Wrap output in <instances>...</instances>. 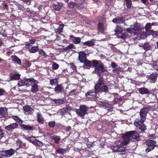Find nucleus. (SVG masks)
<instances>
[{
  "label": "nucleus",
  "instance_id": "obj_62",
  "mask_svg": "<svg viewBox=\"0 0 158 158\" xmlns=\"http://www.w3.org/2000/svg\"><path fill=\"white\" fill-rule=\"evenodd\" d=\"M76 89L73 90L71 92H70V95H74L75 94H76Z\"/></svg>",
  "mask_w": 158,
  "mask_h": 158
},
{
  "label": "nucleus",
  "instance_id": "obj_48",
  "mask_svg": "<svg viewBox=\"0 0 158 158\" xmlns=\"http://www.w3.org/2000/svg\"><path fill=\"white\" fill-rule=\"evenodd\" d=\"M39 54L42 56L44 57L46 56V54L45 52L42 50L40 49L39 51Z\"/></svg>",
  "mask_w": 158,
  "mask_h": 158
},
{
  "label": "nucleus",
  "instance_id": "obj_27",
  "mask_svg": "<svg viewBox=\"0 0 158 158\" xmlns=\"http://www.w3.org/2000/svg\"><path fill=\"white\" fill-rule=\"evenodd\" d=\"M133 33H134L135 35H138L139 33L140 28L139 26H134L133 27Z\"/></svg>",
  "mask_w": 158,
  "mask_h": 158
},
{
  "label": "nucleus",
  "instance_id": "obj_16",
  "mask_svg": "<svg viewBox=\"0 0 158 158\" xmlns=\"http://www.w3.org/2000/svg\"><path fill=\"white\" fill-rule=\"evenodd\" d=\"M125 21V19L123 17H118L115 18L112 20L114 23H122Z\"/></svg>",
  "mask_w": 158,
  "mask_h": 158
},
{
  "label": "nucleus",
  "instance_id": "obj_15",
  "mask_svg": "<svg viewBox=\"0 0 158 158\" xmlns=\"http://www.w3.org/2000/svg\"><path fill=\"white\" fill-rule=\"evenodd\" d=\"M78 58L81 62H84L86 60V53L84 52H80L79 53Z\"/></svg>",
  "mask_w": 158,
  "mask_h": 158
},
{
  "label": "nucleus",
  "instance_id": "obj_6",
  "mask_svg": "<svg viewBox=\"0 0 158 158\" xmlns=\"http://www.w3.org/2000/svg\"><path fill=\"white\" fill-rule=\"evenodd\" d=\"M27 139L35 145L41 146L43 145L41 141L36 139L34 137H28Z\"/></svg>",
  "mask_w": 158,
  "mask_h": 158
},
{
  "label": "nucleus",
  "instance_id": "obj_58",
  "mask_svg": "<svg viewBox=\"0 0 158 158\" xmlns=\"http://www.w3.org/2000/svg\"><path fill=\"white\" fill-rule=\"evenodd\" d=\"M127 31L129 33H133V27L127 28Z\"/></svg>",
  "mask_w": 158,
  "mask_h": 158
},
{
  "label": "nucleus",
  "instance_id": "obj_50",
  "mask_svg": "<svg viewBox=\"0 0 158 158\" xmlns=\"http://www.w3.org/2000/svg\"><path fill=\"white\" fill-rule=\"evenodd\" d=\"M59 66V64L55 63H53L52 65V69L55 70L57 69Z\"/></svg>",
  "mask_w": 158,
  "mask_h": 158
},
{
  "label": "nucleus",
  "instance_id": "obj_61",
  "mask_svg": "<svg viewBox=\"0 0 158 158\" xmlns=\"http://www.w3.org/2000/svg\"><path fill=\"white\" fill-rule=\"evenodd\" d=\"M111 66L112 68H114L118 67L117 65L114 62H112L111 63Z\"/></svg>",
  "mask_w": 158,
  "mask_h": 158
},
{
  "label": "nucleus",
  "instance_id": "obj_39",
  "mask_svg": "<svg viewBox=\"0 0 158 158\" xmlns=\"http://www.w3.org/2000/svg\"><path fill=\"white\" fill-rule=\"evenodd\" d=\"M27 83H28L29 82H30L31 83V84H33L34 85L38 84V81L35 80L33 78H27Z\"/></svg>",
  "mask_w": 158,
  "mask_h": 158
},
{
  "label": "nucleus",
  "instance_id": "obj_14",
  "mask_svg": "<svg viewBox=\"0 0 158 158\" xmlns=\"http://www.w3.org/2000/svg\"><path fill=\"white\" fill-rule=\"evenodd\" d=\"M144 122H139L138 125H134L136 127H138V128L142 132H144V131L146 129L145 125L143 124Z\"/></svg>",
  "mask_w": 158,
  "mask_h": 158
},
{
  "label": "nucleus",
  "instance_id": "obj_13",
  "mask_svg": "<svg viewBox=\"0 0 158 158\" xmlns=\"http://www.w3.org/2000/svg\"><path fill=\"white\" fill-rule=\"evenodd\" d=\"M18 125L16 123H14L11 124L5 127L6 130L10 131L14 130L17 128Z\"/></svg>",
  "mask_w": 158,
  "mask_h": 158
},
{
  "label": "nucleus",
  "instance_id": "obj_37",
  "mask_svg": "<svg viewBox=\"0 0 158 158\" xmlns=\"http://www.w3.org/2000/svg\"><path fill=\"white\" fill-rule=\"evenodd\" d=\"M63 89V88L61 85H58L55 88V90L56 91L58 92L61 91Z\"/></svg>",
  "mask_w": 158,
  "mask_h": 158
},
{
  "label": "nucleus",
  "instance_id": "obj_59",
  "mask_svg": "<svg viewBox=\"0 0 158 158\" xmlns=\"http://www.w3.org/2000/svg\"><path fill=\"white\" fill-rule=\"evenodd\" d=\"M127 34L126 33H123L122 34L121 38L122 39H124L127 36Z\"/></svg>",
  "mask_w": 158,
  "mask_h": 158
},
{
  "label": "nucleus",
  "instance_id": "obj_28",
  "mask_svg": "<svg viewBox=\"0 0 158 158\" xmlns=\"http://www.w3.org/2000/svg\"><path fill=\"white\" fill-rule=\"evenodd\" d=\"M52 101L54 102L57 105H60L65 103L64 101L62 99H54Z\"/></svg>",
  "mask_w": 158,
  "mask_h": 158
},
{
  "label": "nucleus",
  "instance_id": "obj_34",
  "mask_svg": "<svg viewBox=\"0 0 158 158\" xmlns=\"http://www.w3.org/2000/svg\"><path fill=\"white\" fill-rule=\"evenodd\" d=\"M153 23H148L145 26V28L147 32H150L151 29L152 28V26L153 25Z\"/></svg>",
  "mask_w": 158,
  "mask_h": 158
},
{
  "label": "nucleus",
  "instance_id": "obj_32",
  "mask_svg": "<svg viewBox=\"0 0 158 158\" xmlns=\"http://www.w3.org/2000/svg\"><path fill=\"white\" fill-rule=\"evenodd\" d=\"M123 31V28L119 26H117L115 30V34H121Z\"/></svg>",
  "mask_w": 158,
  "mask_h": 158
},
{
  "label": "nucleus",
  "instance_id": "obj_2",
  "mask_svg": "<svg viewBox=\"0 0 158 158\" xmlns=\"http://www.w3.org/2000/svg\"><path fill=\"white\" fill-rule=\"evenodd\" d=\"M96 92L98 93L104 92L106 93L108 92L107 86L104 83V80L102 77H100L94 86Z\"/></svg>",
  "mask_w": 158,
  "mask_h": 158
},
{
  "label": "nucleus",
  "instance_id": "obj_24",
  "mask_svg": "<svg viewBox=\"0 0 158 158\" xmlns=\"http://www.w3.org/2000/svg\"><path fill=\"white\" fill-rule=\"evenodd\" d=\"M100 105L101 107L105 108L108 110H110L112 108L111 105L107 102L102 103Z\"/></svg>",
  "mask_w": 158,
  "mask_h": 158
},
{
  "label": "nucleus",
  "instance_id": "obj_47",
  "mask_svg": "<svg viewBox=\"0 0 158 158\" xmlns=\"http://www.w3.org/2000/svg\"><path fill=\"white\" fill-rule=\"evenodd\" d=\"M50 83L51 85H55L57 83V80L56 79H53L50 81Z\"/></svg>",
  "mask_w": 158,
  "mask_h": 158
},
{
  "label": "nucleus",
  "instance_id": "obj_38",
  "mask_svg": "<svg viewBox=\"0 0 158 158\" xmlns=\"http://www.w3.org/2000/svg\"><path fill=\"white\" fill-rule=\"evenodd\" d=\"M20 75L18 74H14L13 76L11 77L10 81L18 80L20 78Z\"/></svg>",
  "mask_w": 158,
  "mask_h": 158
},
{
  "label": "nucleus",
  "instance_id": "obj_22",
  "mask_svg": "<svg viewBox=\"0 0 158 158\" xmlns=\"http://www.w3.org/2000/svg\"><path fill=\"white\" fill-rule=\"evenodd\" d=\"M27 85V78H24L23 80H21L18 82V85L19 86Z\"/></svg>",
  "mask_w": 158,
  "mask_h": 158
},
{
  "label": "nucleus",
  "instance_id": "obj_41",
  "mask_svg": "<svg viewBox=\"0 0 158 158\" xmlns=\"http://www.w3.org/2000/svg\"><path fill=\"white\" fill-rule=\"evenodd\" d=\"M56 151L57 153L60 154H63L66 152L65 150L61 148H56Z\"/></svg>",
  "mask_w": 158,
  "mask_h": 158
},
{
  "label": "nucleus",
  "instance_id": "obj_7",
  "mask_svg": "<svg viewBox=\"0 0 158 158\" xmlns=\"http://www.w3.org/2000/svg\"><path fill=\"white\" fill-rule=\"evenodd\" d=\"M53 27L55 28V32L57 34H60L63 31L64 25L63 24L59 25L55 24L53 25Z\"/></svg>",
  "mask_w": 158,
  "mask_h": 158
},
{
  "label": "nucleus",
  "instance_id": "obj_40",
  "mask_svg": "<svg viewBox=\"0 0 158 158\" xmlns=\"http://www.w3.org/2000/svg\"><path fill=\"white\" fill-rule=\"evenodd\" d=\"M149 34L150 35H152L153 37H158V31L152 30L150 31Z\"/></svg>",
  "mask_w": 158,
  "mask_h": 158
},
{
  "label": "nucleus",
  "instance_id": "obj_11",
  "mask_svg": "<svg viewBox=\"0 0 158 158\" xmlns=\"http://www.w3.org/2000/svg\"><path fill=\"white\" fill-rule=\"evenodd\" d=\"M98 93L96 92V90L94 89L90 90L85 94V96L89 98H96V94Z\"/></svg>",
  "mask_w": 158,
  "mask_h": 158
},
{
  "label": "nucleus",
  "instance_id": "obj_12",
  "mask_svg": "<svg viewBox=\"0 0 158 158\" xmlns=\"http://www.w3.org/2000/svg\"><path fill=\"white\" fill-rule=\"evenodd\" d=\"M14 150L10 149V150H6L2 152V155L3 156L10 157L12 156L14 153Z\"/></svg>",
  "mask_w": 158,
  "mask_h": 158
},
{
  "label": "nucleus",
  "instance_id": "obj_21",
  "mask_svg": "<svg viewBox=\"0 0 158 158\" xmlns=\"http://www.w3.org/2000/svg\"><path fill=\"white\" fill-rule=\"evenodd\" d=\"M139 91L141 94H147L150 93V91L147 88L142 87L139 89Z\"/></svg>",
  "mask_w": 158,
  "mask_h": 158
},
{
  "label": "nucleus",
  "instance_id": "obj_20",
  "mask_svg": "<svg viewBox=\"0 0 158 158\" xmlns=\"http://www.w3.org/2000/svg\"><path fill=\"white\" fill-rule=\"evenodd\" d=\"M37 121L38 123L42 124H43L44 122V118L41 114L39 113H37Z\"/></svg>",
  "mask_w": 158,
  "mask_h": 158
},
{
  "label": "nucleus",
  "instance_id": "obj_23",
  "mask_svg": "<svg viewBox=\"0 0 158 158\" xmlns=\"http://www.w3.org/2000/svg\"><path fill=\"white\" fill-rule=\"evenodd\" d=\"M12 61L15 63H17V64L20 65L21 64L20 60L16 56L13 55L12 56Z\"/></svg>",
  "mask_w": 158,
  "mask_h": 158
},
{
  "label": "nucleus",
  "instance_id": "obj_42",
  "mask_svg": "<svg viewBox=\"0 0 158 158\" xmlns=\"http://www.w3.org/2000/svg\"><path fill=\"white\" fill-rule=\"evenodd\" d=\"M122 69L120 67L118 66L115 69L113 70V72L114 73H116L117 74H119L122 71Z\"/></svg>",
  "mask_w": 158,
  "mask_h": 158
},
{
  "label": "nucleus",
  "instance_id": "obj_44",
  "mask_svg": "<svg viewBox=\"0 0 158 158\" xmlns=\"http://www.w3.org/2000/svg\"><path fill=\"white\" fill-rule=\"evenodd\" d=\"M26 13L27 15L30 16H33L35 14V12L31 10L26 11Z\"/></svg>",
  "mask_w": 158,
  "mask_h": 158
},
{
  "label": "nucleus",
  "instance_id": "obj_25",
  "mask_svg": "<svg viewBox=\"0 0 158 158\" xmlns=\"http://www.w3.org/2000/svg\"><path fill=\"white\" fill-rule=\"evenodd\" d=\"M101 63V62L100 61L96 60H93L92 61V66L96 69Z\"/></svg>",
  "mask_w": 158,
  "mask_h": 158
},
{
  "label": "nucleus",
  "instance_id": "obj_55",
  "mask_svg": "<svg viewBox=\"0 0 158 158\" xmlns=\"http://www.w3.org/2000/svg\"><path fill=\"white\" fill-rule=\"evenodd\" d=\"M70 67L73 70L74 72H77L76 69V67L75 66L73 65L72 64H70Z\"/></svg>",
  "mask_w": 158,
  "mask_h": 158
},
{
  "label": "nucleus",
  "instance_id": "obj_33",
  "mask_svg": "<svg viewBox=\"0 0 158 158\" xmlns=\"http://www.w3.org/2000/svg\"><path fill=\"white\" fill-rule=\"evenodd\" d=\"M83 44L88 46H92L94 45V42L93 40H90L83 43Z\"/></svg>",
  "mask_w": 158,
  "mask_h": 158
},
{
  "label": "nucleus",
  "instance_id": "obj_35",
  "mask_svg": "<svg viewBox=\"0 0 158 158\" xmlns=\"http://www.w3.org/2000/svg\"><path fill=\"white\" fill-rule=\"evenodd\" d=\"M127 8V9H130L132 4L131 0H125Z\"/></svg>",
  "mask_w": 158,
  "mask_h": 158
},
{
  "label": "nucleus",
  "instance_id": "obj_52",
  "mask_svg": "<svg viewBox=\"0 0 158 158\" xmlns=\"http://www.w3.org/2000/svg\"><path fill=\"white\" fill-rule=\"evenodd\" d=\"M77 6V3L76 2H71L70 3V8H73Z\"/></svg>",
  "mask_w": 158,
  "mask_h": 158
},
{
  "label": "nucleus",
  "instance_id": "obj_56",
  "mask_svg": "<svg viewBox=\"0 0 158 158\" xmlns=\"http://www.w3.org/2000/svg\"><path fill=\"white\" fill-rule=\"evenodd\" d=\"M155 137V135L153 134L149 135V139H150V140H152V139H154Z\"/></svg>",
  "mask_w": 158,
  "mask_h": 158
},
{
  "label": "nucleus",
  "instance_id": "obj_60",
  "mask_svg": "<svg viewBox=\"0 0 158 158\" xmlns=\"http://www.w3.org/2000/svg\"><path fill=\"white\" fill-rule=\"evenodd\" d=\"M32 0H23V2L27 5H30L31 3V1Z\"/></svg>",
  "mask_w": 158,
  "mask_h": 158
},
{
  "label": "nucleus",
  "instance_id": "obj_30",
  "mask_svg": "<svg viewBox=\"0 0 158 158\" xmlns=\"http://www.w3.org/2000/svg\"><path fill=\"white\" fill-rule=\"evenodd\" d=\"M35 40H34L31 39L28 42H26L25 43V47L26 48H29L33 44H34Z\"/></svg>",
  "mask_w": 158,
  "mask_h": 158
},
{
  "label": "nucleus",
  "instance_id": "obj_8",
  "mask_svg": "<svg viewBox=\"0 0 158 158\" xmlns=\"http://www.w3.org/2000/svg\"><path fill=\"white\" fill-rule=\"evenodd\" d=\"M106 71V69L104 67L103 65L101 63L98 67L95 69L94 72L95 73L99 75L102 73Z\"/></svg>",
  "mask_w": 158,
  "mask_h": 158
},
{
  "label": "nucleus",
  "instance_id": "obj_53",
  "mask_svg": "<svg viewBox=\"0 0 158 158\" xmlns=\"http://www.w3.org/2000/svg\"><path fill=\"white\" fill-rule=\"evenodd\" d=\"M60 138L58 136H55L53 138L54 140L56 143H58L60 141Z\"/></svg>",
  "mask_w": 158,
  "mask_h": 158
},
{
  "label": "nucleus",
  "instance_id": "obj_45",
  "mask_svg": "<svg viewBox=\"0 0 158 158\" xmlns=\"http://www.w3.org/2000/svg\"><path fill=\"white\" fill-rule=\"evenodd\" d=\"M68 110L69 109L68 107H64L61 110L60 113L62 115H64L68 112Z\"/></svg>",
  "mask_w": 158,
  "mask_h": 158
},
{
  "label": "nucleus",
  "instance_id": "obj_1",
  "mask_svg": "<svg viewBox=\"0 0 158 158\" xmlns=\"http://www.w3.org/2000/svg\"><path fill=\"white\" fill-rule=\"evenodd\" d=\"M123 140L119 143L115 144L110 146V148L114 152H122L125 151L126 148L123 147L129 144L132 139L137 141L140 140L139 135L135 131H131L123 135Z\"/></svg>",
  "mask_w": 158,
  "mask_h": 158
},
{
  "label": "nucleus",
  "instance_id": "obj_10",
  "mask_svg": "<svg viewBox=\"0 0 158 158\" xmlns=\"http://www.w3.org/2000/svg\"><path fill=\"white\" fill-rule=\"evenodd\" d=\"M8 114L7 109L6 107H0V118L6 117Z\"/></svg>",
  "mask_w": 158,
  "mask_h": 158
},
{
  "label": "nucleus",
  "instance_id": "obj_51",
  "mask_svg": "<svg viewBox=\"0 0 158 158\" xmlns=\"http://www.w3.org/2000/svg\"><path fill=\"white\" fill-rule=\"evenodd\" d=\"M6 93V92L4 89L2 88H0V96L4 95Z\"/></svg>",
  "mask_w": 158,
  "mask_h": 158
},
{
  "label": "nucleus",
  "instance_id": "obj_29",
  "mask_svg": "<svg viewBox=\"0 0 158 158\" xmlns=\"http://www.w3.org/2000/svg\"><path fill=\"white\" fill-rule=\"evenodd\" d=\"M22 127L23 129L26 130H29L32 131L34 130L33 127L28 125H26L23 124L22 125Z\"/></svg>",
  "mask_w": 158,
  "mask_h": 158
},
{
  "label": "nucleus",
  "instance_id": "obj_26",
  "mask_svg": "<svg viewBox=\"0 0 158 158\" xmlns=\"http://www.w3.org/2000/svg\"><path fill=\"white\" fill-rule=\"evenodd\" d=\"M62 6L61 3H57V4H54L53 6V8L54 10L59 11L60 10Z\"/></svg>",
  "mask_w": 158,
  "mask_h": 158
},
{
  "label": "nucleus",
  "instance_id": "obj_36",
  "mask_svg": "<svg viewBox=\"0 0 158 158\" xmlns=\"http://www.w3.org/2000/svg\"><path fill=\"white\" fill-rule=\"evenodd\" d=\"M38 46H34L31 48L29 51L31 53H35L38 51Z\"/></svg>",
  "mask_w": 158,
  "mask_h": 158
},
{
  "label": "nucleus",
  "instance_id": "obj_9",
  "mask_svg": "<svg viewBox=\"0 0 158 158\" xmlns=\"http://www.w3.org/2000/svg\"><path fill=\"white\" fill-rule=\"evenodd\" d=\"M23 109L26 114H32L34 111L33 109L29 105H26L23 107Z\"/></svg>",
  "mask_w": 158,
  "mask_h": 158
},
{
  "label": "nucleus",
  "instance_id": "obj_5",
  "mask_svg": "<svg viewBox=\"0 0 158 158\" xmlns=\"http://www.w3.org/2000/svg\"><path fill=\"white\" fill-rule=\"evenodd\" d=\"M89 108L85 105H81L79 109L76 110L77 114L80 117H82L87 114Z\"/></svg>",
  "mask_w": 158,
  "mask_h": 158
},
{
  "label": "nucleus",
  "instance_id": "obj_46",
  "mask_svg": "<svg viewBox=\"0 0 158 158\" xmlns=\"http://www.w3.org/2000/svg\"><path fill=\"white\" fill-rule=\"evenodd\" d=\"M56 123L55 121H52L49 122L48 123V126L51 128H53L54 127Z\"/></svg>",
  "mask_w": 158,
  "mask_h": 158
},
{
  "label": "nucleus",
  "instance_id": "obj_43",
  "mask_svg": "<svg viewBox=\"0 0 158 158\" xmlns=\"http://www.w3.org/2000/svg\"><path fill=\"white\" fill-rule=\"evenodd\" d=\"M12 118L16 121L17 122L19 123H23V121L21 120L19 117L17 116H12Z\"/></svg>",
  "mask_w": 158,
  "mask_h": 158
},
{
  "label": "nucleus",
  "instance_id": "obj_4",
  "mask_svg": "<svg viewBox=\"0 0 158 158\" xmlns=\"http://www.w3.org/2000/svg\"><path fill=\"white\" fill-rule=\"evenodd\" d=\"M147 148L145 149V151L146 152H148L152 150L156 146V141H153L152 140H149L146 143Z\"/></svg>",
  "mask_w": 158,
  "mask_h": 158
},
{
  "label": "nucleus",
  "instance_id": "obj_57",
  "mask_svg": "<svg viewBox=\"0 0 158 158\" xmlns=\"http://www.w3.org/2000/svg\"><path fill=\"white\" fill-rule=\"evenodd\" d=\"M4 133L3 132L2 130L0 127V139L2 138L3 136Z\"/></svg>",
  "mask_w": 158,
  "mask_h": 158
},
{
  "label": "nucleus",
  "instance_id": "obj_49",
  "mask_svg": "<svg viewBox=\"0 0 158 158\" xmlns=\"http://www.w3.org/2000/svg\"><path fill=\"white\" fill-rule=\"evenodd\" d=\"M73 41L76 44H79L80 42V39L79 38H75L73 40Z\"/></svg>",
  "mask_w": 158,
  "mask_h": 158
},
{
  "label": "nucleus",
  "instance_id": "obj_3",
  "mask_svg": "<svg viewBox=\"0 0 158 158\" xmlns=\"http://www.w3.org/2000/svg\"><path fill=\"white\" fill-rule=\"evenodd\" d=\"M149 109L147 107H144L141 109L139 112V115L140 119L137 118L135 119L134 122V125H138L139 122H144L146 120V117L148 113Z\"/></svg>",
  "mask_w": 158,
  "mask_h": 158
},
{
  "label": "nucleus",
  "instance_id": "obj_63",
  "mask_svg": "<svg viewBox=\"0 0 158 158\" xmlns=\"http://www.w3.org/2000/svg\"><path fill=\"white\" fill-rule=\"evenodd\" d=\"M141 1L145 5H147L148 2V0H141Z\"/></svg>",
  "mask_w": 158,
  "mask_h": 158
},
{
  "label": "nucleus",
  "instance_id": "obj_31",
  "mask_svg": "<svg viewBox=\"0 0 158 158\" xmlns=\"http://www.w3.org/2000/svg\"><path fill=\"white\" fill-rule=\"evenodd\" d=\"M39 90V86L36 84H34L31 86V91L33 93L37 92Z\"/></svg>",
  "mask_w": 158,
  "mask_h": 158
},
{
  "label": "nucleus",
  "instance_id": "obj_64",
  "mask_svg": "<svg viewBox=\"0 0 158 158\" xmlns=\"http://www.w3.org/2000/svg\"><path fill=\"white\" fill-rule=\"evenodd\" d=\"M75 48V47L73 44H70V52L72 51V50L71 49L72 48Z\"/></svg>",
  "mask_w": 158,
  "mask_h": 158
},
{
  "label": "nucleus",
  "instance_id": "obj_54",
  "mask_svg": "<svg viewBox=\"0 0 158 158\" xmlns=\"http://www.w3.org/2000/svg\"><path fill=\"white\" fill-rule=\"evenodd\" d=\"M143 48L146 50H149L150 49L149 46L148 44H144L143 46Z\"/></svg>",
  "mask_w": 158,
  "mask_h": 158
},
{
  "label": "nucleus",
  "instance_id": "obj_17",
  "mask_svg": "<svg viewBox=\"0 0 158 158\" xmlns=\"http://www.w3.org/2000/svg\"><path fill=\"white\" fill-rule=\"evenodd\" d=\"M157 75L156 74H151L148 77V79L149 80V82L151 83H154L155 82L157 78Z\"/></svg>",
  "mask_w": 158,
  "mask_h": 158
},
{
  "label": "nucleus",
  "instance_id": "obj_18",
  "mask_svg": "<svg viewBox=\"0 0 158 158\" xmlns=\"http://www.w3.org/2000/svg\"><path fill=\"white\" fill-rule=\"evenodd\" d=\"M82 63H84L83 67L86 69H89L92 66V62L90 61L86 60Z\"/></svg>",
  "mask_w": 158,
  "mask_h": 158
},
{
  "label": "nucleus",
  "instance_id": "obj_19",
  "mask_svg": "<svg viewBox=\"0 0 158 158\" xmlns=\"http://www.w3.org/2000/svg\"><path fill=\"white\" fill-rule=\"evenodd\" d=\"M106 28L104 26V25L102 23H100L98 25V30L99 31L102 33H103L104 31H106Z\"/></svg>",
  "mask_w": 158,
  "mask_h": 158
}]
</instances>
